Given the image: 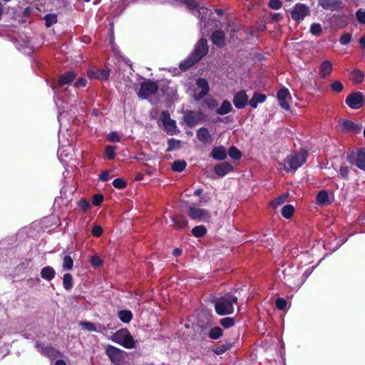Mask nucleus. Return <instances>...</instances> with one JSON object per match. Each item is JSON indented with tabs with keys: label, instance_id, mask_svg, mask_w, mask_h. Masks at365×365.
<instances>
[{
	"label": "nucleus",
	"instance_id": "1",
	"mask_svg": "<svg viewBox=\"0 0 365 365\" xmlns=\"http://www.w3.org/2000/svg\"><path fill=\"white\" fill-rule=\"evenodd\" d=\"M237 302V297L232 292H227L214 301L215 311L219 316L230 315L234 313V306Z\"/></svg>",
	"mask_w": 365,
	"mask_h": 365
},
{
	"label": "nucleus",
	"instance_id": "2",
	"mask_svg": "<svg viewBox=\"0 0 365 365\" xmlns=\"http://www.w3.org/2000/svg\"><path fill=\"white\" fill-rule=\"evenodd\" d=\"M346 158L350 165L365 172V148H360L348 152Z\"/></svg>",
	"mask_w": 365,
	"mask_h": 365
},
{
	"label": "nucleus",
	"instance_id": "3",
	"mask_svg": "<svg viewBox=\"0 0 365 365\" xmlns=\"http://www.w3.org/2000/svg\"><path fill=\"white\" fill-rule=\"evenodd\" d=\"M105 353L113 365H123L125 361L126 352L115 346L108 344L105 349Z\"/></svg>",
	"mask_w": 365,
	"mask_h": 365
},
{
	"label": "nucleus",
	"instance_id": "4",
	"mask_svg": "<svg viewBox=\"0 0 365 365\" xmlns=\"http://www.w3.org/2000/svg\"><path fill=\"white\" fill-rule=\"evenodd\" d=\"M159 89L158 83L151 80L143 81L140 83V88L138 92V96L142 99H147L155 95Z\"/></svg>",
	"mask_w": 365,
	"mask_h": 365
},
{
	"label": "nucleus",
	"instance_id": "5",
	"mask_svg": "<svg viewBox=\"0 0 365 365\" xmlns=\"http://www.w3.org/2000/svg\"><path fill=\"white\" fill-rule=\"evenodd\" d=\"M187 215L190 219L198 222H209L210 219V214L207 210L195 206L188 207Z\"/></svg>",
	"mask_w": 365,
	"mask_h": 365
},
{
	"label": "nucleus",
	"instance_id": "6",
	"mask_svg": "<svg viewBox=\"0 0 365 365\" xmlns=\"http://www.w3.org/2000/svg\"><path fill=\"white\" fill-rule=\"evenodd\" d=\"M290 14L292 19L299 23L309 15L310 10L306 4L299 3L290 11Z\"/></svg>",
	"mask_w": 365,
	"mask_h": 365
},
{
	"label": "nucleus",
	"instance_id": "7",
	"mask_svg": "<svg viewBox=\"0 0 365 365\" xmlns=\"http://www.w3.org/2000/svg\"><path fill=\"white\" fill-rule=\"evenodd\" d=\"M76 73L73 71H68L61 74L56 83L52 84L51 88L53 91L58 90L64 86L71 84L76 78Z\"/></svg>",
	"mask_w": 365,
	"mask_h": 365
},
{
	"label": "nucleus",
	"instance_id": "8",
	"mask_svg": "<svg viewBox=\"0 0 365 365\" xmlns=\"http://www.w3.org/2000/svg\"><path fill=\"white\" fill-rule=\"evenodd\" d=\"M364 96L360 91L352 92L346 98V104L351 109H359L362 107Z\"/></svg>",
	"mask_w": 365,
	"mask_h": 365
},
{
	"label": "nucleus",
	"instance_id": "9",
	"mask_svg": "<svg viewBox=\"0 0 365 365\" xmlns=\"http://www.w3.org/2000/svg\"><path fill=\"white\" fill-rule=\"evenodd\" d=\"M307 157L308 153L306 150H301L299 153L292 155L288 160L290 169L294 170L298 169L306 162Z\"/></svg>",
	"mask_w": 365,
	"mask_h": 365
},
{
	"label": "nucleus",
	"instance_id": "10",
	"mask_svg": "<svg viewBox=\"0 0 365 365\" xmlns=\"http://www.w3.org/2000/svg\"><path fill=\"white\" fill-rule=\"evenodd\" d=\"M207 53L208 46L207 40L204 38H201L195 46V48L191 54L197 61H200Z\"/></svg>",
	"mask_w": 365,
	"mask_h": 365
},
{
	"label": "nucleus",
	"instance_id": "11",
	"mask_svg": "<svg viewBox=\"0 0 365 365\" xmlns=\"http://www.w3.org/2000/svg\"><path fill=\"white\" fill-rule=\"evenodd\" d=\"M160 118L167 133L170 135L175 134L177 128L176 122L175 120L170 118L169 112L167 110L163 111Z\"/></svg>",
	"mask_w": 365,
	"mask_h": 365
},
{
	"label": "nucleus",
	"instance_id": "12",
	"mask_svg": "<svg viewBox=\"0 0 365 365\" xmlns=\"http://www.w3.org/2000/svg\"><path fill=\"white\" fill-rule=\"evenodd\" d=\"M203 118V113L201 111L195 112L188 110L184 115V120L189 128H192Z\"/></svg>",
	"mask_w": 365,
	"mask_h": 365
},
{
	"label": "nucleus",
	"instance_id": "13",
	"mask_svg": "<svg viewBox=\"0 0 365 365\" xmlns=\"http://www.w3.org/2000/svg\"><path fill=\"white\" fill-rule=\"evenodd\" d=\"M319 5L324 9L336 11L343 8L341 0H319Z\"/></svg>",
	"mask_w": 365,
	"mask_h": 365
},
{
	"label": "nucleus",
	"instance_id": "14",
	"mask_svg": "<svg viewBox=\"0 0 365 365\" xmlns=\"http://www.w3.org/2000/svg\"><path fill=\"white\" fill-rule=\"evenodd\" d=\"M341 131L342 133L353 132L354 133H359L361 130L362 125L359 123H355L349 120H344L341 125Z\"/></svg>",
	"mask_w": 365,
	"mask_h": 365
},
{
	"label": "nucleus",
	"instance_id": "15",
	"mask_svg": "<svg viewBox=\"0 0 365 365\" xmlns=\"http://www.w3.org/2000/svg\"><path fill=\"white\" fill-rule=\"evenodd\" d=\"M248 103V96L245 91H240L234 96L233 103L237 108L242 109Z\"/></svg>",
	"mask_w": 365,
	"mask_h": 365
},
{
	"label": "nucleus",
	"instance_id": "16",
	"mask_svg": "<svg viewBox=\"0 0 365 365\" xmlns=\"http://www.w3.org/2000/svg\"><path fill=\"white\" fill-rule=\"evenodd\" d=\"M277 97L281 108L286 110H289L290 109V106L287 101L288 98H290L289 90L284 87L281 88L277 92Z\"/></svg>",
	"mask_w": 365,
	"mask_h": 365
},
{
	"label": "nucleus",
	"instance_id": "17",
	"mask_svg": "<svg viewBox=\"0 0 365 365\" xmlns=\"http://www.w3.org/2000/svg\"><path fill=\"white\" fill-rule=\"evenodd\" d=\"M333 71V66L331 61L325 60L322 61L319 68V75L321 78L325 79L331 76Z\"/></svg>",
	"mask_w": 365,
	"mask_h": 365
},
{
	"label": "nucleus",
	"instance_id": "18",
	"mask_svg": "<svg viewBox=\"0 0 365 365\" xmlns=\"http://www.w3.org/2000/svg\"><path fill=\"white\" fill-rule=\"evenodd\" d=\"M197 139L204 144H210L213 138L207 128L201 127L196 132Z\"/></svg>",
	"mask_w": 365,
	"mask_h": 365
},
{
	"label": "nucleus",
	"instance_id": "19",
	"mask_svg": "<svg viewBox=\"0 0 365 365\" xmlns=\"http://www.w3.org/2000/svg\"><path fill=\"white\" fill-rule=\"evenodd\" d=\"M233 170L232 165L228 162L217 164L214 168L215 173L219 177H224Z\"/></svg>",
	"mask_w": 365,
	"mask_h": 365
},
{
	"label": "nucleus",
	"instance_id": "20",
	"mask_svg": "<svg viewBox=\"0 0 365 365\" xmlns=\"http://www.w3.org/2000/svg\"><path fill=\"white\" fill-rule=\"evenodd\" d=\"M211 40L212 43L219 48L225 45V34L222 30H216L212 34Z\"/></svg>",
	"mask_w": 365,
	"mask_h": 365
},
{
	"label": "nucleus",
	"instance_id": "21",
	"mask_svg": "<svg viewBox=\"0 0 365 365\" xmlns=\"http://www.w3.org/2000/svg\"><path fill=\"white\" fill-rule=\"evenodd\" d=\"M227 153L224 146L214 147L210 154V156L217 160H223L227 158Z\"/></svg>",
	"mask_w": 365,
	"mask_h": 365
},
{
	"label": "nucleus",
	"instance_id": "22",
	"mask_svg": "<svg viewBox=\"0 0 365 365\" xmlns=\"http://www.w3.org/2000/svg\"><path fill=\"white\" fill-rule=\"evenodd\" d=\"M36 346L41 349V354L49 358L56 357L58 353V351L53 347L51 346H43L38 341L36 342Z\"/></svg>",
	"mask_w": 365,
	"mask_h": 365
},
{
	"label": "nucleus",
	"instance_id": "23",
	"mask_svg": "<svg viewBox=\"0 0 365 365\" xmlns=\"http://www.w3.org/2000/svg\"><path fill=\"white\" fill-rule=\"evenodd\" d=\"M110 70L108 69L97 70L88 72V76L91 78L100 79L102 81L108 80Z\"/></svg>",
	"mask_w": 365,
	"mask_h": 365
},
{
	"label": "nucleus",
	"instance_id": "24",
	"mask_svg": "<svg viewBox=\"0 0 365 365\" xmlns=\"http://www.w3.org/2000/svg\"><path fill=\"white\" fill-rule=\"evenodd\" d=\"M172 221L176 230H182L188 225V222L183 215H175L173 217Z\"/></svg>",
	"mask_w": 365,
	"mask_h": 365
},
{
	"label": "nucleus",
	"instance_id": "25",
	"mask_svg": "<svg viewBox=\"0 0 365 365\" xmlns=\"http://www.w3.org/2000/svg\"><path fill=\"white\" fill-rule=\"evenodd\" d=\"M266 99L267 96L265 94L255 92L249 101V104L252 108H257L258 103H264Z\"/></svg>",
	"mask_w": 365,
	"mask_h": 365
},
{
	"label": "nucleus",
	"instance_id": "26",
	"mask_svg": "<svg viewBox=\"0 0 365 365\" xmlns=\"http://www.w3.org/2000/svg\"><path fill=\"white\" fill-rule=\"evenodd\" d=\"M196 84L201 88V91L199 93L198 98L197 99L202 98L208 93L210 90L207 81L205 78H200L197 80Z\"/></svg>",
	"mask_w": 365,
	"mask_h": 365
},
{
	"label": "nucleus",
	"instance_id": "27",
	"mask_svg": "<svg viewBox=\"0 0 365 365\" xmlns=\"http://www.w3.org/2000/svg\"><path fill=\"white\" fill-rule=\"evenodd\" d=\"M123 339H124L121 343L122 346L126 349H133L135 347L136 341L128 329L127 330L125 335L123 336Z\"/></svg>",
	"mask_w": 365,
	"mask_h": 365
},
{
	"label": "nucleus",
	"instance_id": "28",
	"mask_svg": "<svg viewBox=\"0 0 365 365\" xmlns=\"http://www.w3.org/2000/svg\"><path fill=\"white\" fill-rule=\"evenodd\" d=\"M55 275L56 271L51 266L44 267L41 270V277L47 281L52 280L55 277Z\"/></svg>",
	"mask_w": 365,
	"mask_h": 365
},
{
	"label": "nucleus",
	"instance_id": "29",
	"mask_svg": "<svg viewBox=\"0 0 365 365\" xmlns=\"http://www.w3.org/2000/svg\"><path fill=\"white\" fill-rule=\"evenodd\" d=\"M233 345V342L231 341H226L221 345L216 346L212 349V351L217 355H221L226 351L230 349Z\"/></svg>",
	"mask_w": 365,
	"mask_h": 365
},
{
	"label": "nucleus",
	"instance_id": "30",
	"mask_svg": "<svg viewBox=\"0 0 365 365\" xmlns=\"http://www.w3.org/2000/svg\"><path fill=\"white\" fill-rule=\"evenodd\" d=\"M232 110V106L231 103L227 100H225L222 103L221 106L216 110V113L220 115H224L230 113Z\"/></svg>",
	"mask_w": 365,
	"mask_h": 365
},
{
	"label": "nucleus",
	"instance_id": "31",
	"mask_svg": "<svg viewBox=\"0 0 365 365\" xmlns=\"http://www.w3.org/2000/svg\"><path fill=\"white\" fill-rule=\"evenodd\" d=\"M317 202L319 205H329L331 203L328 192L323 190H320L316 197Z\"/></svg>",
	"mask_w": 365,
	"mask_h": 365
},
{
	"label": "nucleus",
	"instance_id": "32",
	"mask_svg": "<svg viewBox=\"0 0 365 365\" xmlns=\"http://www.w3.org/2000/svg\"><path fill=\"white\" fill-rule=\"evenodd\" d=\"M197 62L198 61L191 54L187 59L180 63L179 68L181 71H185Z\"/></svg>",
	"mask_w": 365,
	"mask_h": 365
},
{
	"label": "nucleus",
	"instance_id": "33",
	"mask_svg": "<svg viewBox=\"0 0 365 365\" xmlns=\"http://www.w3.org/2000/svg\"><path fill=\"white\" fill-rule=\"evenodd\" d=\"M128 329L127 328H122L120 329L117 330L111 336V340L120 345H121V343L123 341V336L125 335L127 332Z\"/></svg>",
	"mask_w": 365,
	"mask_h": 365
},
{
	"label": "nucleus",
	"instance_id": "34",
	"mask_svg": "<svg viewBox=\"0 0 365 365\" xmlns=\"http://www.w3.org/2000/svg\"><path fill=\"white\" fill-rule=\"evenodd\" d=\"M207 228L205 225H197L192 229V235L197 238L203 237L207 234Z\"/></svg>",
	"mask_w": 365,
	"mask_h": 365
},
{
	"label": "nucleus",
	"instance_id": "35",
	"mask_svg": "<svg viewBox=\"0 0 365 365\" xmlns=\"http://www.w3.org/2000/svg\"><path fill=\"white\" fill-rule=\"evenodd\" d=\"M63 285L66 290L69 291L73 287V278L71 274L66 273L63 277Z\"/></svg>",
	"mask_w": 365,
	"mask_h": 365
},
{
	"label": "nucleus",
	"instance_id": "36",
	"mask_svg": "<svg viewBox=\"0 0 365 365\" xmlns=\"http://www.w3.org/2000/svg\"><path fill=\"white\" fill-rule=\"evenodd\" d=\"M223 335V330L220 327L215 326L210 330L208 336L210 339L217 340Z\"/></svg>",
	"mask_w": 365,
	"mask_h": 365
},
{
	"label": "nucleus",
	"instance_id": "37",
	"mask_svg": "<svg viewBox=\"0 0 365 365\" xmlns=\"http://www.w3.org/2000/svg\"><path fill=\"white\" fill-rule=\"evenodd\" d=\"M118 316L123 323H129L133 319V314L130 310H120L118 312Z\"/></svg>",
	"mask_w": 365,
	"mask_h": 365
},
{
	"label": "nucleus",
	"instance_id": "38",
	"mask_svg": "<svg viewBox=\"0 0 365 365\" xmlns=\"http://www.w3.org/2000/svg\"><path fill=\"white\" fill-rule=\"evenodd\" d=\"M187 166V163L185 160H175L171 166V169L174 172L180 173L183 171Z\"/></svg>",
	"mask_w": 365,
	"mask_h": 365
},
{
	"label": "nucleus",
	"instance_id": "39",
	"mask_svg": "<svg viewBox=\"0 0 365 365\" xmlns=\"http://www.w3.org/2000/svg\"><path fill=\"white\" fill-rule=\"evenodd\" d=\"M294 206L290 204L284 205L281 210L282 215L286 219H290L294 215Z\"/></svg>",
	"mask_w": 365,
	"mask_h": 365
},
{
	"label": "nucleus",
	"instance_id": "40",
	"mask_svg": "<svg viewBox=\"0 0 365 365\" xmlns=\"http://www.w3.org/2000/svg\"><path fill=\"white\" fill-rule=\"evenodd\" d=\"M220 324L225 329H229L234 327L236 324V320L234 317H225L220 319Z\"/></svg>",
	"mask_w": 365,
	"mask_h": 365
},
{
	"label": "nucleus",
	"instance_id": "41",
	"mask_svg": "<svg viewBox=\"0 0 365 365\" xmlns=\"http://www.w3.org/2000/svg\"><path fill=\"white\" fill-rule=\"evenodd\" d=\"M352 74H353L352 81L354 83L358 84L363 81L364 78V73L362 71H361L358 68H355V69H354Z\"/></svg>",
	"mask_w": 365,
	"mask_h": 365
},
{
	"label": "nucleus",
	"instance_id": "42",
	"mask_svg": "<svg viewBox=\"0 0 365 365\" xmlns=\"http://www.w3.org/2000/svg\"><path fill=\"white\" fill-rule=\"evenodd\" d=\"M181 141L175 138H170L168 140V148L166 152H171L174 150L178 149L180 147Z\"/></svg>",
	"mask_w": 365,
	"mask_h": 365
},
{
	"label": "nucleus",
	"instance_id": "43",
	"mask_svg": "<svg viewBox=\"0 0 365 365\" xmlns=\"http://www.w3.org/2000/svg\"><path fill=\"white\" fill-rule=\"evenodd\" d=\"M180 1L186 5L190 11H194L200 7L201 0H180Z\"/></svg>",
	"mask_w": 365,
	"mask_h": 365
},
{
	"label": "nucleus",
	"instance_id": "44",
	"mask_svg": "<svg viewBox=\"0 0 365 365\" xmlns=\"http://www.w3.org/2000/svg\"><path fill=\"white\" fill-rule=\"evenodd\" d=\"M45 24L47 28L57 22V15L55 14H48L44 16Z\"/></svg>",
	"mask_w": 365,
	"mask_h": 365
},
{
	"label": "nucleus",
	"instance_id": "45",
	"mask_svg": "<svg viewBox=\"0 0 365 365\" xmlns=\"http://www.w3.org/2000/svg\"><path fill=\"white\" fill-rule=\"evenodd\" d=\"M350 168L346 165H341L339 170V178L343 180H349Z\"/></svg>",
	"mask_w": 365,
	"mask_h": 365
},
{
	"label": "nucleus",
	"instance_id": "46",
	"mask_svg": "<svg viewBox=\"0 0 365 365\" xmlns=\"http://www.w3.org/2000/svg\"><path fill=\"white\" fill-rule=\"evenodd\" d=\"M227 153L230 155V157L233 160H239L242 157V153L235 146L230 147L228 150Z\"/></svg>",
	"mask_w": 365,
	"mask_h": 365
},
{
	"label": "nucleus",
	"instance_id": "47",
	"mask_svg": "<svg viewBox=\"0 0 365 365\" xmlns=\"http://www.w3.org/2000/svg\"><path fill=\"white\" fill-rule=\"evenodd\" d=\"M73 267V260L70 255H65L63 258V269L71 270Z\"/></svg>",
	"mask_w": 365,
	"mask_h": 365
},
{
	"label": "nucleus",
	"instance_id": "48",
	"mask_svg": "<svg viewBox=\"0 0 365 365\" xmlns=\"http://www.w3.org/2000/svg\"><path fill=\"white\" fill-rule=\"evenodd\" d=\"M330 89L334 93H341L344 87L343 83L339 81H335L330 84Z\"/></svg>",
	"mask_w": 365,
	"mask_h": 365
},
{
	"label": "nucleus",
	"instance_id": "49",
	"mask_svg": "<svg viewBox=\"0 0 365 365\" xmlns=\"http://www.w3.org/2000/svg\"><path fill=\"white\" fill-rule=\"evenodd\" d=\"M112 185L115 188L122 190L125 188L128 184L123 178H118L113 180Z\"/></svg>",
	"mask_w": 365,
	"mask_h": 365
},
{
	"label": "nucleus",
	"instance_id": "50",
	"mask_svg": "<svg viewBox=\"0 0 365 365\" xmlns=\"http://www.w3.org/2000/svg\"><path fill=\"white\" fill-rule=\"evenodd\" d=\"M310 32L316 36H319L322 32L321 24L318 23L312 24L310 27Z\"/></svg>",
	"mask_w": 365,
	"mask_h": 365
},
{
	"label": "nucleus",
	"instance_id": "51",
	"mask_svg": "<svg viewBox=\"0 0 365 365\" xmlns=\"http://www.w3.org/2000/svg\"><path fill=\"white\" fill-rule=\"evenodd\" d=\"M116 148L113 145H107L105 149V153L109 160H112L115 156Z\"/></svg>",
	"mask_w": 365,
	"mask_h": 365
},
{
	"label": "nucleus",
	"instance_id": "52",
	"mask_svg": "<svg viewBox=\"0 0 365 365\" xmlns=\"http://www.w3.org/2000/svg\"><path fill=\"white\" fill-rule=\"evenodd\" d=\"M90 262L92 264V266L95 268L100 267L103 264L102 259L97 255L91 256Z\"/></svg>",
	"mask_w": 365,
	"mask_h": 365
},
{
	"label": "nucleus",
	"instance_id": "53",
	"mask_svg": "<svg viewBox=\"0 0 365 365\" xmlns=\"http://www.w3.org/2000/svg\"><path fill=\"white\" fill-rule=\"evenodd\" d=\"M356 18L358 22L365 25V10L359 9L356 11Z\"/></svg>",
	"mask_w": 365,
	"mask_h": 365
},
{
	"label": "nucleus",
	"instance_id": "54",
	"mask_svg": "<svg viewBox=\"0 0 365 365\" xmlns=\"http://www.w3.org/2000/svg\"><path fill=\"white\" fill-rule=\"evenodd\" d=\"M78 205L83 212H87L91 207L89 201L84 198L78 201Z\"/></svg>",
	"mask_w": 365,
	"mask_h": 365
},
{
	"label": "nucleus",
	"instance_id": "55",
	"mask_svg": "<svg viewBox=\"0 0 365 365\" xmlns=\"http://www.w3.org/2000/svg\"><path fill=\"white\" fill-rule=\"evenodd\" d=\"M351 38H352V36H351V34L344 33L341 36V37L339 38V43L344 46L347 45L351 42Z\"/></svg>",
	"mask_w": 365,
	"mask_h": 365
},
{
	"label": "nucleus",
	"instance_id": "56",
	"mask_svg": "<svg viewBox=\"0 0 365 365\" xmlns=\"http://www.w3.org/2000/svg\"><path fill=\"white\" fill-rule=\"evenodd\" d=\"M209 10L205 7H199L197 9V17L201 21H205L207 18V14Z\"/></svg>",
	"mask_w": 365,
	"mask_h": 365
},
{
	"label": "nucleus",
	"instance_id": "57",
	"mask_svg": "<svg viewBox=\"0 0 365 365\" xmlns=\"http://www.w3.org/2000/svg\"><path fill=\"white\" fill-rule=\"evenodd\" d=\"M275 305L279 310H284L287 305V302L285 299L279 297L276 299Z\"/></svg>",
	"mask_w": 365,
	"mask_h": 365
},
{
	"label": "nucleus",
	"instance_id": "58",
	"mask_svg": "<svg viewBox=\"0 0 365 365\" xmlns=\"http://www.w3.org/2000/svg\"><path fill=\"white\" fill-rule=\"evenodd\" d=\"M81 326L84 328L85 329L89 331H96V325L90 322H81Z\"/></svg>",
	"mask_w": 365,
	"mask_h": 365
},
{
	"label": "nucleus",
	"instance_id": "59",
	"mask_svg": "<svg viewBox=\"0 0 365 365\" xmlns=\"http://www.w3.org/2000/svg\"><path fill=\"white\" fill-rule=\"evenodd\" d=\"M103 195L101 193H97V194H95L93 196V200H92V203L95 205V206H98L100 205L103 201Z\"/></svg>",
	"mask_w": 365,
	"mask_h": 365
},
{
	"label": "nucleus",
	"instance_id": "60",
	"mask_svg": "<svg viewBox=\"0 0 365 365\" xmlns=\"http://www.w3.org/2000/svg\"><path fill=\"white\" fill-rule=\"evenodd\" d=\"M87 84V80L85 77H81L76 80L74 83L73 86L76 88H83Z\"/></svg>",
	"mask_w": 365,
	"mask_h": 365
},
{
	"label": "nucleus",
	"instance_id": "61",
	"mask_svg": "<svg viewBox=\"0 0 365 365\" xmlns=\"http://www.w3.org/2000/svg\"><path fill=\"white\" fill-rule=\"evenodd\" d=\"M91 233L94 237H101L103 234L102 227L98 225H95L91 230Z\"/></svg>",
	"mask_w": 365,
	"mask_h": 365
},
{
	"label": "nucleus",
	"instance_id": "62",
	"mask_svg": "<svg viewBox=\"0 0 365 365\" xmlns=\"http://www.w3.org/2000/svg\"><path fill=\"white\" fill-rule=\"evenodd\" d=\"M268 5L271 9L277 10L282 7V3L280 0H270Z\"/></svg>",
	"mask_w": 365,
	"mask_h": 365
},
{
	"label": "nucleus",
	"instance_id": "63",
	"mask_svg": "<svg viewBox=\"0 0 365 365\" xmlns=\"http://www.w3.org/2000/svg\"><path fill=\"white\" fill-rule=\"evenodd\" d=\"M108 140L113 143H117L120 140V137L117 132H110L108 135Z\"/></svg>",
	"mask_w": 365,
	"mask_h": 365
},
{
	"label": "nucleus",
	"instance_id": "64",
	"mask_svg": "<svg viewBox=\"0 0 365 365\" xmlns=\"http://www.w3.org/2000/svg\"><path fill=\"white\" fill-rule=\"evenodd\" d=\"M110 173L108 171H103L100 175L98 179L102 182H106L109 179Z\"/></svg>",
	"mask_w": 365,
	"mask_h": 365
}]
</instances>
